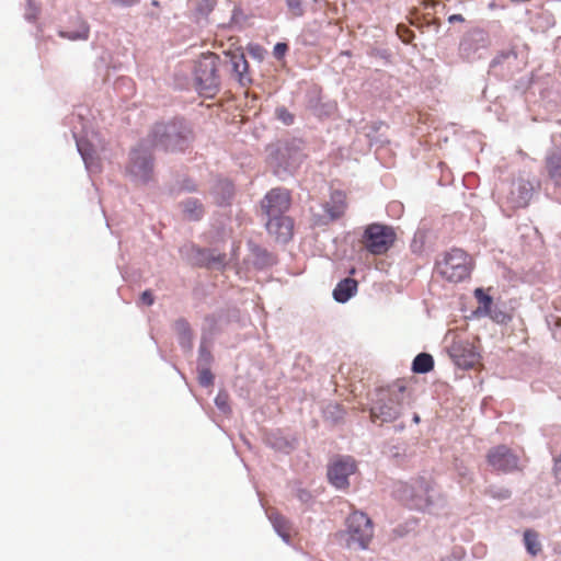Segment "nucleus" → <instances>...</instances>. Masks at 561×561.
<instances>
[{
  "instance_id": "obj_37",
  "label": "nucleus",
  "mask_w": 561,
  "mask_h": 561,
  "mask_svg": "<svg viewBox=\"0 0 561 561\" xmlns=\"http://www.w3.org/2000/svg\"><path fill=\"white\" fill-rule=\"evenodd\" d=\"M419 421H420L419 415H415V416H414V422H416V423H417Z\"/></svg>"
},
{
  "instance_id": "obj_24",
  "label": "nucleus",
  "mask_w": 561,
  "mask_h": 561,
  "mask_svg": "<svg viewBox=\"0 0 561 561\" xmlns=\"http://www.w3.org/2000/svg\"><path fill=\"white\" fill-rule=\"evenodd\" d=\"M198 381L202 386L208 387L213 385L214 376L208 368H203L198 371Z\"/></svg>"
},
{
  "instance_id": "obj_16",
  "label": "nucleus",
  "mask_w": 561,
  "mask_h": 561,
  "mask_svg": "<svg viewBox=\"0 0 561 561\" xmlns=\"http://www.w3.org/2000/svg\"><path fill=\"white\" fill-rule=\"evenodd\" d=\"M546 170L554 184H561V151L554 150L546 157Z\"/></svg>"
},
{
  "instance_id": "obj_12",
  "label": "nucleus",
  "mask_w": 561,
  "mask_h": 561,
  "mask_svg": "<svg viewBox=\"0 0 561 561\" xmlns=\"http://www.w3.org/2000/svg\"><path fill=\"white\" fill-rule=\"evenodd\" d=\"M266 230L276 241L287 242L294 233V221L285 215L268 216Z\"/></svg>"
},
{
  "instance_id": "obj_38",
  "label": "nucleus",
  "mask_w": 561,
  "mask_h": 561,
  "mask_svg": "<svg viewBox=\"0 0 561 561\" xmlns=\"http://www.w3.org/2000/svg\"><path fill=\"white\" fill-rule=\"evenodd\" d=\"M300 494H301V495H299V499L305 497L304 491H300Z\"/></svg>"
},
{
  "instance_id": "obj_10",
  "label": "nucleus",
  "mask_w": 561,
  "mask_h": 561,
  "mask_svg": "<svg viewBox=\"0 0 561 561\" xmlns=\"http://www.w3.org/2000/svg\"><path fill=\"white\" fill-rule=\"evenodd\" d=\"M290 194L285 188L271 190L262 201V208L266 216L284 215L290 207Z\"/></svg>"
},
{
  "instance_id": "obj_18",
  "label": "nucleus",
  "mask_w": 561,
  "mask_h": 561,
  "mask_svg": "<svg viewBox=\"0 0 561 561\" xmlns=\"http://www.w3.org/2000/svg\"><path fill=\"white\" fill-rule=\"evenodd\" d=\"M232 70L237 75L239 82L243 83L244 75L248 72L249 64L243 53L230 54Z\"/></svg>"
},
{
  "instance_id": "obj_30",
  "label": "nucleus",
  "mask_w": 561,
  "mask_h": 561,
  "mask_svg": "<svg viewBox=\"0 0 561 561\" xmlns=\"http://www.w3.org/2000/svg\"><path fill=\"white\" fill-rule=\"evenodd\" d=\"M140 300L144 305L151 306L154 301L153 296L150 290H145L141 296Z\"/></svg>"
},
{
  "instance_id": "obj_43",
  "label": "nucleus",
  "mask_w": 561,
  "mask_h": 561,
  "mask_svg": "<svg viewBox=\"0 0 561 561\" xmlns=\"http://www.w3.org/2000/svg\"><path fill=\"white\" fill-rule=\"evenodd\" d=\"M505 493H506V494H505L504 496H505V497H508V496H510L508 491H505Z\"/></svg>"
},
{
  "instance_id": "obj_34",
  "label": "nucleus",
  "mask_w": 561,
  "mask_h": 561,
  "mask_svg": "<svg viewBox=\"0 0 561 561\" xmlns=\"http://www.w3.org/2000/svg\"><path fill=\"white\" fill-rule=\"evenodd\" d=\"M113 2L124 4V5H131L137 2V0H112Z\"/></svg>"
},
{
  "instance_id": "obj_19",
  "label": "nucleus",
  "mask_w": 561,
  "mask_h": 561,
  "mask_svg": "<svg viewBox=\"0 0 561 561\" xmlns=\"http://www.w3.org/2000/svg\"><path fill=\"white\" fill-rule=\"evenodd\" d=\"M434 367V359L432 355L427 353H421L416 355L412 363V370L417 374H426Z\"/></svg>"
},
{
  "instance_id": "obj_3",
  "label": "nucleus",
  "mask_w": 561,
  "mask_h": 561,
  "mask_svg": "<svg viewBox=\"0 0 561 561\" xmlns=\"http://www.w3.org/2000/svg\"><path fill=\"white\" fill-rule=\"evenodd\" d=\"M407 387L403 380H397L378 393V399L370 409V419L380 424L396 421L401 414Z\"/></svg>"
},
{
  "instance_id": "obj_39",
  "label": "nucleus",
  "mask_w": 561,
  "mask_h": 561,
  "mask_svg": "<svg viewBox=\"0 0 561 561\" xmlns=\"http://www.w3.org/2000/svg\"><path fill=\"white\" fill-rule=\"evenodd\" d=\"M300 494H301V495H299V499L305 497L304 491H300Z\"/></svg>"
},
{
  "instance_id": "obj_4",
  "label": "nucleus",
  "mask_w": 561,
  "mask_h": 561,
  "mask_svg": "<svg viewBox=\"0 0 561 561\" xmlns=\"http://www.w3.org/2000/svg\"><path fill=\"white\" fill-rule=\"evenodd\" d=\"M397 240V233L391 226L374 222L368 225L359 240L363 248L373 255L386 254Z\"/></svg>"
},
{
  "instance_id": "obj_28",
  "label": "nucleus",
  "mask_w": 561,
  "mask_h": 561,
  "mask_svg": "<svg viewBox=\"0 0 561 561\" xmlns=\"http://www.w3.org/2000/svg\"><path fill=\"white\" fill-rule=\"evenodd\" d=\"M175 327L180 333L186 335L188 339L191 337V329L187 321L180 319L175 322Z\"/></svg>"
},
{
  "instance_id": "obj_35",
  "label": "nucleus",
  "mask_w": 561,
  "mask_h": 561,
  "mask_svg": "<svg viewBox=\"0 0 561 561\" xmlns=\"http://www.w3.org/2000/svg\"><path fill=\"white\" fill-rule=\"evenodd\" d=\"M463 22L465 19L461 14H454L449 18V22Z\"/></svg>"
},
{
  "instance_id": "obj_5",
  "label": "nucleus",
  "mask_w": 561,
  "mask_h": 561,
  "mask_svg": "<svg viewBox=\"0 0 561 561\" xmlns=\"http://www.w3.org/2000/svg\"><path fill=\"white\" fill-rule=\"evenodd\" d=\"M439 275L448 282L458 283L469 277L472 259L460 249L447 252L436 264Z\"/></svg>"
},
{
  "instance_id": "obj_2",
  "label": "nucleus",
  "mask_w": 561,
  "mask_h": 561,
  "mask_svg": "<svg viewBox=\"0 0 561 561\" xmlns=\"http://www.w3.org/2000/svg\"><path fill=\"white\" fill-rule=\"evenodd\" d=\"M435 481L431 477L417 476L400 482L394 490L397 499L407 507L425 511L434 503Z\"/></svg>"
},
{
  "instance_id": "obj_29",
  "label": "nucleus",
  "mask_w": 561,
  "mask_h": 561,
  "mask_svg": "<svg viewBox=\"0 0 561 561\" xmlns=\"http://www.w3.org/2000/svg\"><path fill=\"white\" fill-rule=\"evenodd\" d=\"M287 4L296 15L302 14L300 0H287Z\"/></svg>"
},
{
  "instance_id": "obj_22",
  "label": "nucleus",
  "mask_w": 561,
  "mask_h": 561,
  "mask_svg": "<svg viewBox=\"0 0 561 561\" xmlns=\"http://www.w3.org/2000/svg\"><path fill=\"white\" fill-rule=\"evenodd\" d=\"M60 36L76 41V39H87L89 36V27L83 23L79 31L77 32H60Z\"/></svg>"
},
{
  "instance_id": "obj_11",
  "label": "nucleus",
  "mask_w": 561,
  "mask_h": 561,
  "mask_svg": "<svg viewBox=\"0 0 561 561\" xmlns=\"http://www.w3.org/2000/svg\"><path fill=\"white\" fill-rule=\"evenodd\" d=\"M533 184L528 180L518 179L513 181L506 202L512 208H523L529 204L533 196Z\"/></svg>"
},
{
  "instance_id": "obj_26",
  "label": "nucleus",
  "mask_w": 561,
  "mask_h": 561,
  "mask_svg": "<svg viewBox=\"0 0 561 561\" xmlns=\"http://www.w3.org/2000/svg\"><path fill=\"white\" fill-rule=\"evenodd\" d=\"M288 50V45L286 43H277L274 46L273 55L276 59L280 60L286 55Z\"/></svg>"
},
{
  "instance_id": "obj_8",
  "label": "nucleus",
  "mask_w": 561,
  "mask_h": 561,
  "mask_svg": "<svg viewBox=\"0 0 561 561\" xmlns=\"http://www.w3.org/2000/svg\"><path fill=\"white\" fill-rule=\"evenodd\" d=\"M486 461L494 470L501 472H512L519 469L518 456L505 445L491 448L488 451Z\"/></svg>"
},
{
  "instance_id": "obj_25",
  "label": "nucleus",
  "mask_w": 561,
  "mask_h": 561,
  "mask_svg": "<svg viewBox=\"0 0 561 561\" xmlns=\"http://www.w3.org/2000/svg\"><path fill=\"white\" fill-rule=\"evenodd\" d=\"M277 118L280 119L284 124L290 125L294 123V115L288 112L286 107H278L276 110Z\"/></svg>"
},
{
  "instance_id": "obj_42",
  "label": "nucleus",
  "mask_w": 561,
  "mask_h": 561,
  "mask_svg": "<svg viewBox=\"0 0 561 561\" xmlns=\"http://www.w3.org/2000/svg\"><path fill=\"white\" fill-rule=\"evenodd\" d=\"M219 399H220L219 397H218V398H216V402H217V404H218V405H220V403H219Z\"/></svg>"
},
{
  "instance_id": "obj_40",
  "label": "nucleus",
  "mask_w": 561,
  "mask_h": 561,
  "mask_svg": "<svg viewBox=\"0 0 561 561\" xmlns=\"http://www.w3.org/2000/svg\"><path fill=\"white\" fill-rule=\"evenodd\" d=\"M300 494H301V495H299V499L305 497L304 491H300Z\"/></svg>"
},
{
  "instance_id": "obj_7",
  "label": "nucleus",
  "mask_w": 561,
  "mask_h": 561,
  "mask_svg": "<svg viewBox=\"0 0 561 561\" xmlns=\"http://www.w3.org/2000/svg\"><path fill=\"white\" fill-rule=\"evenodd\" d=\"M346 523L350 536L348 546L355 543L359 548L366 549L374 536L371 519L363 512H354L348 516Z\"/></svg>"
},
{
  "instance_id": "obj_33",
  "label": "nucleus",
  "mask_w": 561,
  "mask_h": 561,
  "mask_svg": "<svg viewBox=\"0 0 561 561\" xmlns=\"http://www.w3.org/2000/svg\"><path fill=\"white\" fill-rule=\"evenodd\" d=\"M556 478L561 482V453L554 465Z\"/></svg>"
},
{
  "instance_id": "obj_32",
  "label": "nucleus",
  "mask_w": 561,
  "mask_h": 561,
  "mask_svg": "<svg viewBox=\"0 0 561 561\" xmlns=\"http://www.w3.org/2000/svg\"><path fill=\"white\" fill-rule=\"evenodd\" d=\"M211 359V354L209 351H207L204 347H201L199 350V360L208 364Z\"/></svg>"
},
{
  "instance_id": "obj_9",
  "label": "nucleus",
  "mask_w": 561,
  "mask_h": 561,
  "mask_svg": "<svg viewBox=\"0 0 561 561\" xmlns=\"http://www.w3.org/2000/svg\"><path fill=\"white\" fill-rule=\"evenodd\" d=\"M356 471V462L351 457H343L334 460L328 469L330 482L337 489L348 486V477Z\"/></svg>"
},
{
  "instance_id": "obj_27",
  "label": "nucleus",
  "mask_w": 561,
  "mask_h": 561,
  "mask_svg": "<svg viewBox=\"0 0 561 561\" xmlns=\"http://www.w3.org/2000/svg\"><path fill=\"white\" fill-rule=\"evenodd\" d=\"M225 261H226V255L225 254L214 255V254L209 253L207 259H206V264L208 266H211V265H215V264L222 265V264H225Z\"/></svg>"
},
{
  "instance_id": "obj_14",
  "label": "nucleus",
  "mask_w": 561,
  "mask_h": 561,
  "mask_svg": "<svg viewBox=\"0 0 561 561\" xmlns=\"http://www.w3.org/2000/svg\"><path fill=\"white\" fill-rule=\"evenodd\" d=\"M347 197L343 191H334L331 193L330 202L325 204L324 210L332 220L341 218L347 208Z\"/></svg>"
},
{
  "instance_id": "obj_31",
  "label": "nucleus",
  "mask_w": 561,
  "mask_h": 561,
  "mask_svg": "<svg viewBox=\"0 0 561 561\" xmlns=\"http://www.w3.org/2000/svg\"><path fill=\"white\" fill-rule=\"evenodd\" d=\"M398 32H399V35L400 37L402 38L403 42L408 43L410 41V30L405 26H402V25H399L398 26Z\"/></svg>"
},
{
  "instance_id": "obj_21",
  "label": "nucleus",
  "mask_w": 561,
  "mask_h": 561,
  "mask_svg": "<svg viewBox=\"0 0 561 561\" xmlns=\"http://www.w3.org/2000/svg\"><path fill=\"white\" fill-rule=\"evenodd\" d=\"M524 542L527 551L531 556H536L541 551V545L538 539V534L531 529H527L524 533Z\"/></svg>"
},
{
  "instance_id": "obj_23",
  "label": "nucleus",
  "mask_w": 561,
  "mask_h": 561,
  "mask_svg": "<svg viewBox=\"0 0 561 561\" xmlns=\"http://www.w3.org/2000/svg\"><path fill=\"white\" fill-rule=\"evenodd\" d=\"M474 296L478 299L479 304L482 306L485 312L490 311V308L492 306V298L484 294L481 288L476 289Z\"/></svg>"
},
{
  "instance_id": "obj_20",
  "label": "nucleus",
  "mask_w": 561,
  "mask_h": 561,
  "mask_svg": "<svg viewBox=\"0 0 561 561\" xmlns=\"http://www.w3.org/2000/svg\"><path fill=\"white\" fill-rule=\"evenodd\" d=\"M183 211L187 219L197 220L203 216V206L196 199H187L183 204Z\"/></svg>"
},
{
  "instance_id": "obj_15",
  "label": "nucleus",
  "mask_w": 561,
  "mask_h": 561,
  "mask_svg": "<svg viewBox=\"0 0 561 561\" xmlns=\"http://www.w3.org/2000/svg\"><path fill=\"white\" fill-rule=\"evenodd\" d=\"M357 282L347 277L337 283L333 290V297L337 302H346L357 291Z\"/></svg>"
},
{
  "instance_id": "obj_1",
  "label": "nucleus",
  "mask_w": 561,
  "mask_h": 561,
  "mask_svg": "<svg viewBox=\"0 0 561 561\" xmlns=\"http://www.w3.org/2000/svg\"><path fill=\"white\" fill-rule=\"evenodd\" d=\"M192 138L191 129L182 122L157 124L150 135L130 153L129 173L137 180L146 182L152 172L150 150L161 148L165 151L183 150Z\"/></svg>"
},
{
  "instance_id": "obj_6",
  "label": "nucleus",
  "mask_w": 561,
  "mask_h": 561,
  "mask_svg": "<svg viewBox=\"0 0 561 561\" xmlns=\"http://www.w3.org/2000/svg\"><path fill=\"white\" fill-rule=\"evenodd\" d=\"M217 56L210 54L202 56L195 68V78L199 92L204 95H214L219 87Z\"/></svg>"
},
{
  "instance_id": "obj_41",
  "label": "nucleus",
  "mask_w": 561,
  "mask_h": 561,
  "mask_svg": "<svg viewBox=\"0 0 561 561\" xmlns=\"http://www.w3.org/2000/svg\"><path fill=\"white\" fill-rule=\"evenodd\" d=\"M81 153H82L83 160L87 162V157H85V154H84L83 152H81Z\"/></svg>"
},
{
  "instance_id": "obj_13",
  "label": "nucleus",
  "mask_w": 561,
  "mask_h": 561,
  "mask_svg": "<svg viewBox=\"0 0 561 561\" xmlns=\"http://www.w3.org/2000/svg\"><path fill=\"white\" fill-rule=\"evenodd\" d=\"M489 43L488 34L482 30H474L468 33L460 43V50L469 56L480 47H486Z\"/></svg>"
},
{
  "instance_id": "obj_36",
  "label": "nucleus",
  "mask_w": 561,
  "mask_h": 561,
  "mask_svg": "<svg viewBox=\"0 0 561 561\" xmlns=\"http://www.w3.org/2000/svg\"><path fill=\"white\" fill-rule=\"evenodd\" d=\"M152 5L158 7V5H159V2H158L157 0H153V1H152Z\"/></svg>"
},
{
  "instance_id": "obj_17",
  "label": "nucleus",
  "mask_w": 561,
  "mask_h": 561,
  "mask_svg": "<svg viewBox=\"0 0 561 561\" xmlns=\"http://www.w3.org/2000/svg\"><path fill=\"white\" fill-rule=\"evenodd\" d=\"M270 519L275 528V530L277 531V534L285 540V541H289L290 540V537H291V525L290 523L288 522V519L280 515L279 513H276V512H271L270 513Z\"/></svg>"
}]
</instances>
